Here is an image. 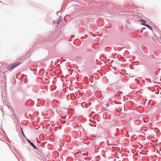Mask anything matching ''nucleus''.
<instances>
[{"mask_svg":"<svg viewBox=\"0 0 161 161\" xmlns=\"http://www.w3.org/2000/svg\"><path fill=\"white\" fill-rule=\"evenodd\" d=\"M28 141L29 143L30 144V145L32 146L34 148H36V147L35 146V145L34 144L30 142L29 140H28Z\"/></svg>","mask_w":161,"mask_h":161,"instance_id":"nucleus-3","label":"nucleus"},{"mask_svg":"<svg viewBox=\"0 0 161 161\" xmlns=\"http://www.w3.org/2000/svg\"><path fill=\"white\" fill-rule=\"evenodd\" d=\"M36 149V151L38 153V151H39V150L36 147V148H35Z\"/></svg>","mask_w":161,"mask_h":161,"instance_id":"nucleus-4","label":"nucleus"},{"mask_svg":"<svg viewBox=\"0 0 161 161\" xmlns=\"http://www.w3.org/2000/svg\"><path fill=\"white\" fill-rule=\"evenodd\" d=\"M21 133H22V134L23 135H24V132H23V130H22V128H21Z\"/></svg>","mask_w":161,"mask_h":161,"instance_id":"nucleus-5","label":"nucleus"},{"mask_svg":"<svg viewBox=\"0 0 161 161\" xmlns=\"http://www.w3.org/2000/svg\"><path fill=\"white\" fill-rule=\"evenodd\" d=\"M140 21L142 22V25H144L146 26L147 27H148V28H149V27H150L148 25L145 24L146 23V21L145 20H142V19H141L140 20Z\"/></svg>","mask_w":161,"mask_h":161,"instance_id":"nucleus-2","label":"nucleus"},{"mask_svg":"<svg viewBox=\"0 0 161 161\" xmlns=\"http://www.w3.org/2000/svg\"><path fill=\"white\" fill-rule=\"evenodd\" d=\"M21 64V62H17L14 63H12L8 65L7 68L8 71H11Z\"/></svg>","mask_w":161,"mask_h":161,"instance_id":"nucleus-1","label":"nucleus"}]
</instances>
